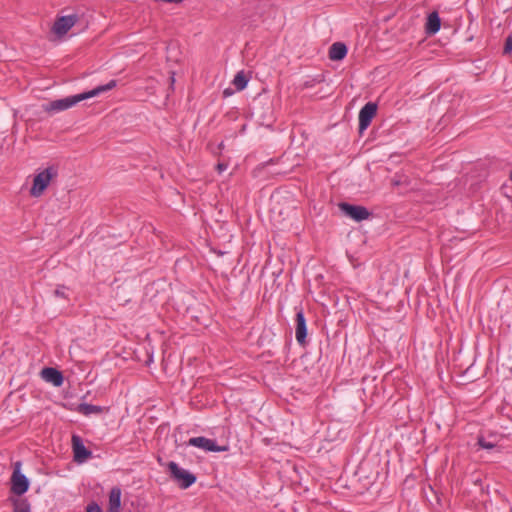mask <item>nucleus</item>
<instances>
[{"label":"nucleus","mask_w":512,"mask_h":512,"mask_svg":"<svg viewBox=\"0 0 512 512\" xmlns=\"http://www.w3.org/2000/svg\"><path fill=\"white\" fill-rule=\"evenodd\" d=\"M81 19V15L73 13L70 15L57 17L53 26L52 32L58 37L64 36L74 25H76Z\"/></svg>","instance_id":"obj_5"},{"label":"nucleus","mask_w":512,"mask_h":512,"mask_svg":"<svg viewBox=\"0 0 512 512\" xmlns=\"http://www.w3.org/2000/svg\"><path fill=\"white\" fill-rule=\"evenodd\" d=\"M347 46L342 42H335L329 48V58L333 61H340L347 55Z\"/></svg>","instance_id":"obj_13"},{"label":"nucleus","mask_w":512,"mask_h":512,"mask_svg":"<svg viewBox=\"0 0 512 512\" xmlns=\"http://www.w3.org/2000/svg\"><path fill=\"white\" fill-rule=\"evenodd\" d=\"M86 511L87 512H103L101 507L95 502L88 504Z\"/></svg>","instance_id":"obj_20"},{"label":"nucleus","mask_w":512,"mask_h":512,"mask_svg":"<svg viewBox=\"0 0 512 512\" xmlns=\"http://www.w3.org/2000/svg\"><path fill=\"white\" fill-rule=\"evenodd\" d=\"M188 445L194 446L209 452H224L229 449L227 445L219 446L215 440L204 436L192 437L188 441Z\"/></svg>","instance_id":"obj_8"},{"label":"nucleus","mask_w":512,"mask_h":512,"mask_svg":"<svg viewBox=\"0 0 512 512\" xmlns=\"http://www.w3.org/2000/svg\"><path fill=\"white\" fill-rule=\"evenodd\" d=\"M167 468L171 479L176 482L181 489L189 488L197 480V477L193 473L180 468L179 465L173 461L167 464Z\"/></svg>","instance_id":"obj_2"},{"label":"nucleus","mask_w":512,"mask_h":512,"mask_svg":"<svg viewBox=\"0 0 512 512\" xmlns=\"http://www.w3.org/2000/svg\"><path fill=\"white\" fill-rule=\"evenodd\" d=\"M56 175L57 171L52 166L47 167L45 170L35 175L33 185L30 189V195L33 197H40L48 187L52 178Z\"/></svg>","instance_id":"obj_4"},{"label":"nucleus","mask_w":512,"mask_h":512,"mask_svg":"<svg viewBox=\"0 0 512 512\" xmlns=\"http://www.w3.org/2000/svg\"><path fill=\"white\" fill-rule=\"evenodd\" d=\"M441 27V19L439 17L438 12L433 11L427 16V21L425 24V32L427 35L436 34Z\"/></svg>","instance_id":"obj_12"},{"label":"nucleus","mask_w":512,"mask_h":512,"mask_svg":"<svg viewBox=\"0 0 512 512\" xmlns=\"http://www.w3.org/2000/svg\"><path fill=\"white\" fill-rule=\"evenodd\" d=\"M498 439L496 434H489L488 436L479 435L477 437V445L486 450H492L497 447Z\"/></svg>","instance_id":"obj_15"},{"label":"nucleus","mask_w":512,"mask_h":512,"mask_svg":"<svg viewBox=\"0 0 512 512\" xmlns=\"http://www.w3.org/2000/svg\"><path fill=\"white\" fill-rule=\"evenodd\" d=\"M223 94H224V96L226 97V96L231 95V94H232V92H231L229 89H225V90L223 91Z\"/></svg>","instance_id":"obj_23"},{"label":"nucleus","mask_w":512,"mask_h":512,"mask_svg":"<svg viewBox=\"0 0 512 512\" xmlns=\"http://www.w3.org/2000/svg\"><path fill=\"white\" fill-rule=\"evenodd\" d=\"M227 169V164L224 163H218L217 164V170L221 173L222 171Z\"/></svg>","instance_id":"obj_22"},{"label":"nucleus","mask_w":512,"mask_h":512,"mask_svg":"<svg viewBox=\"0 0 512 512\" xmlns=\"http://www.w3.org/2000/svg\"><path fill=\"white\" fill-rule=\"evenodd\" d=\"M41 377L48 383L53 384L56 387H60L63 384L64 377L61 371L53 367H45L41 370Z\"/></svg>","instance_id":"obj_11"},{"label":"nucleus","mask_w":512,"mask_h":512,"mask_svg":"<svg viewBox=\"0 0 512 512\" xmlns=\"http://www.w3.org/2000/svg\"><path fill=\"white\" fill-rule=\"evenodd\" d=\"M121 507V489L113 487L109 494V512H119Z\"/></svg>","instance_id":"obj_14"},{"label":"nucleus","mask_w":512,"mask_h":512,"mask_svg":"<svg viewBox=\"0 0 512 512\" xmlns=\"http://www.w3.org/2000/svg\"><path fill=\"white\" fill-rule=\"evenodd\" d=\"M73 458L76 463H83L92 457V452L87 449L80 436L74 434L71 438Z\"/></svg>","instance_id":"obj_9"},{"label":"nucleus","mask_w":512,"mask_h":512,"mask_svg":"<svg viewBox=\"0 0 512 512\" xmlns=\"http://www.w3.org/2000/svg\"><path fill=\"white\" fill-rule=\"evenodd\" d=\"M296 328H295V336L298 344L302 347H305L307 344V325L306 319L304 316V312L300 309L296 313Z\"/></svg>","instance_id":"obj_10"},{"label":"nucleus","mask_w":512,"mask_h":512,"mask_svg":"<svg viewBox=\"0 0 512 512\" xmlns=\"http://www.w3.org/2000/svg\"><path fill=\"white\" fill-rule=\"evenodd\" d=\"M171 79V85H173L174 81H175V78H174V73H172V76L170 77Z\"/></svg>","instance_id":"obj_24"},{"label":"nucleus","mask_w":512,"mask_h":512,"mask_svg":"<svg viewBox=\"0 0 512 512\" xmlns=\"http://www.w3.org/2000/svg\"><path fill=\"white\" fill-rule=\"evenodd\" d=\"M509 179L512 181V171L510 172Z\"/></svg>","instance_id":"obj_26"},{"label":"nucleus","mask_w":512,"mask_h":512,"mask_svg":"<svg viewBox=\"0 0 512 512\" xmlns=\"http://www.w3.org/2000/svg\"><path fill=\"white\" fill-rule=\"evenodd\" d=\"M21 466L22 463L20 461L13 464V472L10 478V491L16 496H22L25 494L30 486L29 479L21 473Z\"/></svg>","instance_id":"obj_3"},{"label":"nucleus","mask_w":512,"mask_h":512,"mask_svg":"<svg viewBox=\"0 0 512 512\" xmlns=\"http://www.w3.org/2000/svg\"><path fill=\"white\" fill-rule=\"evenodd\" d=\"M13 505V512H31V505L27 498L9 497Z\"/></svg>","instance_id":"obj_16"},{"label":"nucleus","mask_w":512,"mask_h":512,"mask_svg":"<svg viewBox=\"0 0 512 512\" xmlns=\"http://www.w3.org/2000/svg\"><path fill=\"white\" fill-rule=\"evenodd\" d=\"M64 287L57 288L54 290V295L59 298H66V294L63 290Z\"/></svg>","instance_id":"obj_21"},{"label":"nucleus","mask_w":512,"mask_h":512,"mask_svg":"<svg viewBox=\"0 0 512 512\" xmlns=\"http://www.w3.org/2000/svg\"><path fill=\"white\" fill-rule=\"evenodd\" d=\"M512 52V31L505 39L504 48H503V54L507 55Z\"/></svg>","instance_id":"obj_19"},{"label":"nucleus","mask_w":512,"mask_h":512,"mask_svg":"<svg viewBox=\"0 0 512 512\" xmlns=\"http://www.w3.org/2000/svg\"><path fill=\"white\" fill-rule=\"evenodd\" d=\"M305 86H306V87H312V86H313V84H312V83H310V82H306V83H305Z\"/></svg>","instance_id":"obj_25"},{"label":"nucleus","mask_w":512,"mask_h":512,"mask_svg":"<svg viewBox=\"0 0 512 512\" xmlns=\"http://www.w3.org/2000/svg\"><path fill=\"white\" fill-rule=\"evenodd\" d=\"M248 81H249V78H248V76L245 74V72H244V71H239V72L235 75V77H234V79H233L232 83H233V85L236 87V89H237L238 91H241V90H243V89H245V88H246V86H247V84H248Z\"/></svg>","instance_id":"obj_18"},{"label":"nucleus","mask_w":512,"mask_h":512,"mask_svg":"<svg viewBox=\"0 0 512 512\" xmlns=\"http://www.w3.org/2000/svg\"><path fill=\"white\" fill-rule=\"evenodd\" d=\"M341 212L356 222L368 219L372 213L364 206L341 202L338 205Z\"/></svg>","instance_id":"obj_6"},{"label":"nucleus","mask_w":512,"mask_h":512,"mask_svg":"<svg viewBox=\"0 0 512 512\" xmlns=\"http://www.w3.org/2000/svg\"><path fill=\"white\" fill-rule=\"evenodd\" d=\"M377 113V104L373 102L366 103L359 112V134L362 135L363 132L370 126L372 119L375 117Z\"/></svg>","instance_id":"obj_7"},{"label":"nucleus","mask_w":512,"mask_h":512,"mask_svg":"<svg viewBox=\"0 0 512 512\" xmlns=\"http://www.w3.org/2000/svg\"><path fill=\"white\" fill-rule=\"evenodd\" d=\"M77 411L83 415L100 414L104 411V407L97 406L88 403H80L77 407Z\"/></svg>","instance_id":"obj_17"},{"label":"nucleus","mask_w":512,"mask_h":512,"mask_svg":"<svg viewBox=\"0 0 512 512\" xmlns=\"http://www.w3.org/2000/svg\"><path fill=\"white\" fill-rule=\"evenodd\" d=\"M116 85H117L116 80H110L107 84L97 86L96 88H94L90 91L45 103L42 105V108L45 112H47L49 114L64 111V110H67V109L71 108L72 106L76 105L80 101L97 96L102 92L109 91V90L113 89L114 87H116Z\"/></svg>","instance_id":"obj_1"}]
</instances>
